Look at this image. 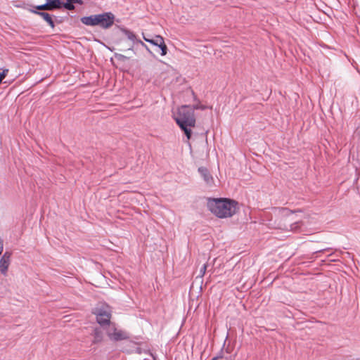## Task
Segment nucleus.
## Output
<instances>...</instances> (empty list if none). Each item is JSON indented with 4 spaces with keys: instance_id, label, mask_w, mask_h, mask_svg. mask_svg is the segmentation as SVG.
Here are the masks:
<instances>
[{
    "instance_id": "4",
    "label": "nucleus",
    "mask_w": 360,
    "mask_h": 360,
    "mask_svg": "<svg viewBox=\"0 0 360 360\" xmlns=\"http://www.w3.org/2000/svg\"><path fill=\"white\" fill-rule=\"evenodd\" d=\"M94 314L96 316V321L101 326H109L112 316V311L108 306L96 308Z\"/></svg>"
},
{
    "instance_id": "5",
    "label": "nucleus",
    "mask_w": 360,
    "mask_h": 360,
    "mask_svg": "<svg viewBox=\"0 0 360 360\" xmlns=\"http://www.w3.org/2000/svg\"><path fill=\"white\" fill-rule=\"evenodd\" d=\"M107 335L108 338L113 341L123 340L128 338V335L126 332L117 329L115 324L112 323L108 326Z\"/></svg>"
},
{
    "instance_id": "19",
    "label": "nucleus",
    "mask_w": 360,
    "mask_h": 360,
    "mask_svg": "<svg viewBox=\"0 0 360 360\" xmlns=\"http://www.w3.org/2000/svg\"><path fill=\"white\" fill-rule=\"evenodd\" d=\"M138 43L141 44L142 46H146V44L141 40H137L136 41Z\"/></svg>"
},
{
    "instance_id": "1",
    "label": "nucleus",
    "mask_w": 360,
    "mask_h": 360,
    "mask_svg": "<svg viewBox=\"0 0 360 360\" xmlns=\"http://www.w3.org/2000/svg\"><path fill=\"white\" fill-rule=\"evenodd\" d=\"M174 120L189 140L191 137V128L195 126V113L191 107L187 105L179 107Z\"/></svg>"
},
{
    "instance_id": "20",
    "label": "nucleus",
    "mask_w": 360,
    "mask_h": 360,
    "mask_svg": "<svg viewBox=\"0 0 360 360\" xmlns=\"http://www.w3.org/2000/svg\"><path fill=\"white\" fill-rule=\"evenodd\" d=\"M326 250V249L321 250H318V251H316V253H317V252H323V251H324V250Z\"/></svg>"
},
{
    "instance_id": "18",
    "label": "nucleus",
    "mask_w": 360,
    "mask_h": 360,
    "mask_svg": "<svg viewBox=\"0 0 360 360\" xmlns=\"http://www.w3.org/2000/svg\"><path fill=\"white\" fill-rule=\"evenodd\" d=\"M212 360H231L230 357L219 356L215 357Z\"/></svg>"
},
{
    "instance_id": "2",
    "label": "nucleus",
    "mask_w": 360,
    "mask_h": 360,
    "mask_svg": "<svg viewBox=\"0 0 360 360\" xmlns=\"http://www.w3.org/2000/svg\"><path fill=\"white\" fill-rule=\"evenodd\" d=\"M207 206L209 210L219 218L231 217L236 210V202L226 198L210 200Z\"/></svg>"
},
{
    "instance_id": "10",
    "label": "nucleus",
    "mask_w": 360,
    "mask_h": 360,
    "mask_svg": "<svg viewBox=\"0 0 360 360\" xmlns=\"http://www.w3.org/2000/svg\"><path fill=\"white\" fill-rule=\"evenodd\" d=\"M36 13L42 16V18L46 20L51 27L54 26L53 22L52 20V18L51 15L47 13H39V12H35Z\"/></svg>"
},
{
    "instance_id": "8",
    "label": "nucleus",
    "mask_w": 360,
    "mask_h": 360,
    "mask_svg": "<svg viewBox=\"0 0 360 360\" xmlns=\"http://www.w3.org/2000/svg\"><path fill=\"white\" fill-rule=\"evenodd\" d=\"M11 254L5 252L0 260V270L2 274H5L8 270L10 264Z\"/></svg>"
},
{
    "instance_id": "13",
    "label": "nucleus",
    "mask_w": 360,
    "mask_h": 360,
    "mask_svg": "<svg viewBox=\"0 0 360 360\" xmlns=\"http://www.w3.org/2000/svg\"><path fill=\"white\" fill-rule=\"evenodd\" d=\"M74 2L70 0H68L66 3L63 4V6L68 10H74L75 6L73 5Z\"/></svg>"
},
{
    "instance_id": "12",
    "label": "nucleus",
    "mask_w": 360,
    "mask_h": 360,
    "mask_svg": "<svg viewBox=\"0 0 360 360\" xmlns=\"http://www.w3.org/2000/svg\"><path fill=\"white\" fill-rule=\"evenodd\" d=\"M101 340H102L101 332L99 330L96 329L94 330V340L93 342L98 343V342H101Z\"/></svg>"
},
{
    "instance_id": "16",
    "label": "nucleus",
    "mask_w": 360,
    "mask_h": 360,
    "mask_svg": "<svg viewBox=\"0 0 360 360\" xmlns=\"http://www.w3.org/2000/svg\"><path fill=\"white\" fill-rule=\"evenodd\" d=\"M8 69H4L1 72H0V83L6 77V76L8 74Z\"/></svg>"
},
{
    "instance_id": "6",
    "label": "nucleus",
    "mask_w": 360,
    "mask_h": 360,
    "mask_svg": "<svg viewBox=\"0 0 360 360\" xmlns=\"http://www.w3.org/2000/svg\"><path fill=\"white\" fill-rule=\"evenodd\" d=\"M143 39L150 43L153 45L157 46L160 48L161 49V55L165 56L167 53V46L165 43V40L160 35H156L154 39H148L143 34Z\"/></svg>"
},
{
    "instance_id": "7",
    "label": "nucleus",
    "mask_w": 360,
    "mask_h": 360,
    "mask_svg": "<svg viewBox=\"0 0 360 360\" xmlns=\"http://www.w3.org/2000/svg\"><path fill=\"white\" fill-rule=\"evenodd\" d=\"M46 4L37 6V9L51 11L54 8H60L62 4L60 0H46Z\"/></svg>"
},
{
    "instance_id": "15",
    "label": "nucleus",
    "mask_w": 360,
    "mask_h": 360,
    "mask_svg": "<svg viewBox=\"0 0 360 360\" xmlns=\"http://www.w3.org/2000/svg\"><path fill=\"white\" fill-rule=\"evenodd\" d=\"M191 108L194 111V110H198V109L205 110L207 108V107L206 105L198 103V104L194 105L193 107H191Z\"/></svg>"
},
{
    "instance_id": "11",
    "label": "nucleus",
    "mask_w": 360,
    "mask_h": 360,
    "mask_svg": "<svg viewBox=\"0 0 360 360\" xmlns=\"http://www.w3.org/2000/svg\"><path fill=\"white\" fill-rule=\"evenodd\" d=\"M122 31L130 41H135L136 40V37L132 32L126 29H123Z\"/></svg>"
},
{
    "instance_id": "14",
    "label": "nucleus",
    "mask_w": 360,
    "mask_h": 360,
    "mask_svg": "<svg viewBox=\"0 0 360 360\" xmlns=\"http://www.w3.org/2000/svg\"><path fill=\"white\" fill-rule=\"evenodd\" d=\"M300 227V222L295 221L290 225V230L292 231H296Z\"/></svg>"
},
{
    "instance_id": "9",
    "label": "nucleus",
    "mask_w": 360,
    "mask_h": 360,
    "mask_svg": "<svg viewBox=\"0 0 360 360\" xmlns=\"http://www.w3.org/2000/svg\"><path fill=\"white\" fill-rule=\"evenodd\" d=\"M198 172L203 177V179L206 182L207 184L211 186L214 183V179L209 171L205 167H200L198 169Z\"/></svg>"
},
{
    "instance_id": "3",
    "label": "nucleus",
    "mask_w": 360,
    "mask_h": 360,
    "mask_svg": "<svg viewBox=\"0 0 360 360\" xmlns=\"http://www.w3.org/2000/svg\"><path fill=\"white\" fill-rule=\"evenodd\" d=\"M81 22L87 26H99L103 29H108L115 22V15L112 13L91 15L81 18Z\"/></svg>"
},
{
    "instance_id": "17",
    "label": "nucleus",
    "mask_w": 360,
    "mask_h": 360,
    "mask_svg": "<svg viewBox=\"0 0 360 360\" xmlns=\"http://www.w3.org/2000/svg\"><path fill=\"white\" fill-rule=\"evenodd\" d=\"M207 264H205L201 268H200V276L201 277L204 276V275L205 274V272H206V270H207Z\"/></svg>"
}]
</instances>
